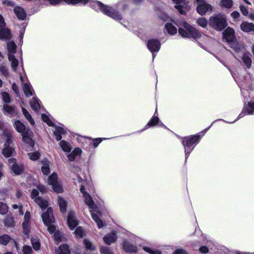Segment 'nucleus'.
Returning <instances> with one entry per match:
<instances>
[{"label": "nucleus", "mask_w": 254, "mask_h": 254, "mask_svg": "<svg viewBox=\"0 0 254 254\" xmlns=\"http://www.w3.org/2000/svg\"><path fill=\"white\" fill-rule=\"evenodd\" d=\"M10 240V237L7 235L0 236V245H6Z\"/></svg>", "instance_id": "45"}, {"label": "nucleus", "mask_w": 254, "mask_h": 254, "mask_svg": "<svg viewBox=\"0 0 254 254\" xmlns=\"http://www.w3.org/2000/svg\"><path fill=\"white\" fill-rule=\"evenodd\" d=\"M12 207L14 209H18L20 214H21V215L23 214V212L22 211V206L21 205H18L17 204H13L12 205Z\"/></svg>", "instance_id": "60"}, {"label": "nucleus", "mask_w": 254, "mask_h": 254, "mask_svg": "<svg viewBox=\"0 0 254 254\" xmlns=\"http://www.w3.org/2000/svg\"><path fill=\"white\" fill-rule=\"evenodd\" d=\"M13 11L18 19L24 20L25 18L26 13L22 7L19 6H15Z\"/></svg>", "instance_id": "20"}, {"label": "nucleus", "mask_w": 254, "mask_h": 254, "mask_svg": "<svg viewBox=\"0 0 254 254\" xmlns=\"http://www.w3.org/2000/svg\"><path fill=\"white\" fill-rule=\"evenodd\" d=\"M147 47L151 52L153 53V59L155 58V55L153 53L158 52L160 48V43L159 41L155 39H151L148 41Z\"/></svg>", "instance_id": "12"}, {"label": "nucleus", "mask_w": 254, "mask_h": 254, "mask_svg": "<svg viewBox=\"0 0 254 254\" xmlns=\"http://www.w3.org/2000/svg\"><path fill=\"white\" fill-rule=\"evenodd\" d=\"M66 131L61 127H56L54 132V134L56 136V139L57 141H60L62 139V134L66 133Z\"/></svg>", "instance_id": "25"}, {"label": "nucleus", "mask_w": 254, "mask_h": 254, "mask_svg": "<svg viewBox=\"0 0 254 254\" xmlns=\"http://www.w3.org/2000/svg\"><path fill=\"white\" fill-rule=\"evenodd\" d=\"M83 243L87 250L90 251L95 250V247L88 240L84 239L83 241Z\"/></svg>", "instance_id": "46"}, {"label": "nucleus", "mask_w": 254, "mask_h": 254, "mask_svg": "<svg viewBox=\"0 0 254 254\" xmlns=\"http://www.w3.org/2000/svg\"><path fill=\"white\" fill-rule=\"evenodd\" d=\"M247 110L249 114H254V102L248 103Z\"/></svg>", "instance_id": "53"}, {"label": "nucleus", "mask_w": 254, "mask_h": 254, "mask_svg": "<svg viewBox=\"0 0 254 254\" xmlns=\"http://www.w3.org/2000/svg\"><path fill=\"white\" fill-rule=\"evenodd\" d=\"M10 34L8 30L6 29H1L0 30V39H8L10 38Z\"/></svg>", "instance_id": "39"}, {"label": "nucleus", "mask_w": 254, "mask_h": 254, "mask_svg": "<svg viewBox=\"0 0 254 254\" xmlns=\"http://www.w3.org/2000/svg\"><path fill=\"white\" fill-rule=\"evenodd\" d=\"M28 156L31 160L35 161L39 159L40 155L38 152L36 151L34 152L28 153Z\"/></svg>", "instance_id": "50"}, {"label": "nucleus", "mask_w": 254, "mask_h": 254, "mask_svg": "<svg viewBox=\"0 0 254 254\" xmlns=\"http://www.w3.org/2000/svg\"><path fill=\"white\" fill-rule=\"evenodd\" d=\"M67 224L71 230H73L77 225V221L75 217L74 213L73 211H70L68 213Z\"/></svg>", "instance_id": "17"}, {"label": "nucleus", "mask_w": 254, "mask_h": 254, "mask_svg": "<svg viewBox=\"0 0 254 254\" xmlns=\"http://www.w3.org/2000/svg\"><path fill=\"white\" fill-rule=\"evenodd\" d=\"M100 252L101 254H114L110 248L106 246L101 247Z\"/></svg>", "instance_id": "49"}, {"label": "nucleus", "mask_w": 254, "mask_h": 254, "mask_svg": "<svg viewBox=\"0 0 254 254\" xmlns=\"http://www.w3.org/2000/svg\"><path fill=\"white\" fill-rule=\"evenodd\" d=\"M23 233L25 235H29L30 232V222L23 221L22 223Z\"/></svg>", "instance_id": "44"}, {"label": "nucleus", "mask_w": 254, "mask_h": 254, "mask_svg": "<svg viewBox=\"0 0 254 254\" xmlns=\"http://www.w3.org/2000/svg\"><path fill=\"white\" fill-rule=\"evenodd\" d=\"M0 72L5 76H6L8 75V72L6 66L3 64L0 65Z\"/></svg>", "instance_id": "56"}, {"label": "nucleus", "mask_w": 254, "mask_h": 254, "mask_svg": "<svg viewBox=\"0 0 254 254\" xmlns=\"http://www.w3.org/2000/svg\"><path fill=\"white\" fill-rule=\"evenodd\" d=\"M175 3V8L181 14H186V12L190 9L188 0H172Z\"/></svg>", "instance_id": "8"}, {"label": "nucleus", "mask_w": 254, "mask_h": 254, "mask_svg": "<svg viewBox=\"0 0 254 254\" xmlns=\"http://www.w3.org/2000/svg\"><path fill=\"white\" fill-rule=\"evenodd\" d=\"M8 60L11 63V66L13 70H15L18 65V62L13 55L8 54Z\"/></svg>", "instance_id": "27"}, {"label": "nucleus", "mask_w": 254, "mask_h": 254, "mask_svg": "<svg viewBox=\"0 0 254 254\" xmlns=\"http://www.w3.org/2000/svg\"><path fill=\"white\" fill-rule=\"evenodd\" d=\"M8 210V207L7 205L2 202H0V214L2 215L5 214Z\"/></svg>", "instance_id": "47"}, {"label": "nucleus", "mask_w": 254, "mask_h": 254, "mask_svg": "<svg viewBox=\"0 0 254 254\" xmlns=\"http://www.w3.org/2000/svg\"><path fill=\"white\" fill-rule=\"evenodd\" d=\"M2 99L5 103H9L11 101L9 94L5 92H2L1 93Z\"/></svg>", "instance_id": "55"}, {"label": "nucleus", "mask_w": 254, "mask_h": 254, "mask_svg": "<svg viewBox=\"0 0 254 254\" xmlns=\"http://www.w3.org/2000/svg\"><path fill=\"white\" fill-rule=\"evenodd\" d=\"M23 104V102H22V103L21 104V107L22 108V111L23 115H24L25 118L29 122L30 124L31 125H33V126L34 125L35 122H34V120L32 118V117H31V115L29 114V113L27 111V110L23 107V106H22Z\"/></svg>", "instance_id": "26"}, {"label": "nucleus", "mask_w": 254, "mask_h": 254, "mask_svg": "<svg viewBox=\"0 0 254 254\" xmlns=\"http://www.w3.org/2000/svg\"><path fill=\"white\" fill-rule=\"evenodd\" d=\"M75 236L77 238H82L85 234V231L81 227H78L74 231Z\"/></svg>", "instance_id": "42"}, {"label": "nucleus", "mask_w": 254, "mask_h": 254, "mask_svg": "<svg viewBox=\"0 0 254 254\" xmlns=\"http://www.w3.org/2000/svg\"><path fill=\"white\" fill-rule=\"evenodd\" d=\"M49 165V162L48 160H46L43 163V166L41 167V171L45 175H48L50 173Z\"/></svg>", "instance_id": "37"}, {"label": "nucleus", "mask_w": 254, "mask_h": 254, "mask_svg": "<svg viewBox=\"0 0 254 254\" xmlns=\"http://www.w3.org/2000/svg\"><path fill=\"white\" fill-rule=\"evenodd\" d=\"M242 60L247 67L250 68L252 64V61L250 58L247 55L245 54L243 56Z\"/></svg>", "instance_id": "48"}, {"label": "nucleus", "mask_w": 254, "mask_h": 254, "mask_svg": "<svg viewBox=\"0 0 254 254\" xmlns=\"http://www.w3.org/2000/svg\"><path fill=\"white\" fill-rule=\"evenodd\" d=\"M11 131L8 130L3 131V139H5V142L3 145L2 153L5 157H9L14 152V149L10 145L12 143Z\"/></svg>", "instance_id": "4"}, {"label": "nucleus", "mask_w": 254, "mask_h": 254, "mask_svg": "<svg viewBox=\"0 0 254 254\" xmlns=\"http://www.w3.org/2000/svg\"><path fill=\"white\" fill-rule=\"evenodd\" d=\"M20 79L23 85V90L25 96L29 97L33 95V90L29 82H26L24 78L20 74Z\"/></svg>", "instance_id": "14"}, {"label": "nucleus", "mask_w": 254, "mask_h": 254, "mask_svg": "<svg viewBox=\"0 0 254 254\" xmlns=\"http://www.w3.org/2000/svg\"><path fill=\"white\" fill-rule=\"evenodd\" d=\"M4 113L7 115L13 116L16 115V111L15 108L12 106H10L7 104L3 106Z\"/></svg>", "instance_id": "23"}, {"label": "nucleus", "mask_w": 254, "mask_h": 254, "mask_svg": "<svg viewBox=\"0 0 254 254\" xmlns=\"http://www.w3.org/2000/svg\"><path fill=\"white\" fill-rule=\"evenodd\" d=\"M196 23L202 28H206L208 25L207 20L204 17H200L197 19Z\"/></svg>", "instance_id": "43"}, {"label": "nucleus", "mask_w": 254, "mask_h": 254, "mask_svg": "<svg viewBox=\"0 0 254 254\" xmlns=\"http://www.w3.org/2000/svg\"><path fill=\"white\" fill-rule=\"evenodd\" d=\"M64 236L59 231H56L54 235V239L57 244L64 241Z\"/></svg>", "instance_id": "38"}, {"label": "nucleus", "mask_w": 254, "mask_h": 254, "mask_svg": "<svg viewBox=\"0 0 254 254\" xmlns=\"http://www.w3.org/2000/svg\"><path fill=\"white\" fill-rule=\"evenodd\" d=\"M48 226V230L49 231V232L50 233L52 234L56 231L55 226L54 225H53L52 224H50L49 226Z\"/></svg>", "instance_id": "61"}, {"label": "nucleus", "mask_w": 254, "mask_h": 254, "mask_svg": "<svg viewBox=\"0 0 254 254\" xmlns=\"http://www.w3.org/2000/svg\"><path fill=\"white\" fill-rule=\"evenodd\" d=\"M30 219V213L29 211H26L25 212L24 218V221H28L29 222Z\"/></svg>", "instance_id": "64"}, {"label": "nucleus", "mask_w": 254, "mask_h": 254, "mask_svg": "<svg viewBox=\"0 0 254 254\" xmlns=\"http://www.w3.org/2000/svg\"><path fill=\"white\" fill-rule=\"evenodd\" d=\"M12 89L15 92V94L17 96H19V92L18 90V87L15 83H13L12 85Z\"/></svg>", "instance_id": "62"}, {"label": "nucleus", "mask_w": 254, "mask_h": 254, "mask_svg": "<svg viewBox=\"0 0 254 254\" xmlns=\"http://www.w3.org/2000/svg\"><path fill=\"white\" fill-rule=\"evenodd\" d=\"M48 184L52 186L53 190L57 193H61L63 191V188L59 182L58 181L57 174L53 173L48 179Z\"/></svg>", "instance_id": "7"}, {"label": "nucleus", "mask_w": 254, "mask_h": 254, "mask_svg": "<svg viewBox=\"0 0 254 254\" xmlns=\"http://www.w3.org/2000/svg\"><path fill=\"white\" fill-rule=\"evenodd\" d=\"M2 3L6 5L7 6H13L14 5V2L10 0H2Z\"/></svg>", "instance_id": "59"}, {"label": "nucleus", "mask_w": 254, "mask_h": 254, "mask_svg": "<svg viewBox=\"0 0 254 254\" xmlns=\"http://www.w3.org/2000/svg\"><path fill=\"white\" fill-rule=\"evenodd\" d=\"M8 165L11 171L16 175L20 174L24 169V166L17 163L14 158L8 159Z\"/></svg>", "instance_id": "9"}, {"label": "nucleus", "mask_w": 254, "mask_h": 254, "mask_svg": "<svg viewBox=\"0 0 254 254\" xmlns=\"http://www.w3.org/2000/svg\"><path fill=\"white\" fill-rule=\"evenodd\" d=\"M14 126L16 130L22 134L25 133L28 128H26L25 125L19 121H16L14 123Z\"/></svg>", "instance_id": "22"}, {"label": "nucleus", "mask_w": 254, "mask_h": 254, "mask_svg": "<svg viewBox=\"0 0 254 254\" xmlns=\"http://www.w3.org/2000/svg\"><path fill=\"white\" fill-rule=\"evenodd\" d=\"M7 49L8 52V55H13L16 51V45L13 42H8L7 43Z\"/></svg>", "instance_id": "32"}, {"label": "nucleus", "mask_w": 254, "mask_h": 254, "mask_svg": "<svg viewBox=\"0 0 254 254\" xmlns=\"http://www.w3.org/2000/svg\"><path fill=\"white\" fill-rule=\"evenodd\" d=\"M59 145L64 152H69L71 150L69 143L64 140H62L59 143Z\"/></svg>", "instance_id": "33"}, {"label": "nucleus", "mask_w": 254, "mask_h": 254, "mask_svg": "<svg viewBox=\"0 0 254 254\" xmlns=\"http://www.w3.org/2000/svg\"><path fill=\"white\" fill-rule=\"evenodd\" d=\"M42 218L44 224L46 226L53 224L55 221V218L53 214V210L49 207L47 211L42 214Z\"/></svg>", "instance_id": "10"}, {"label": "nucleus", "mask_w": 254, "mask_h": 254, "mask_svg": "<svg viewBox=\"0 0 254 254\" xmlns=\"http://www.w3.org/2000/svg\"><path fill=\"white\" fill-rule=\"evenodd\" d=\"M81 150L79 148H75L71 153L68 154L67 157L70 161H73L75 160L76 156L81 155Z\"/></svg>", "instance_id": "24"}, {"label": "nucleus", "mask_w": 254, "mask_h": 254, "mask_svg": "<svg viewBox=\"0 0 254 254\" xmlns=\"http://www.w3.org/2000/svg\"><path fill=\"white\" fill-rule=\"evenodd\" d=\"M194 3L196 6V11L201 15L210 13L212 12L213 7L205 0H194Z\"/></svg>", "instance_id": "6"}, {"label": "nucleus", "mask_w": 254, "mask_h": 254, "mask_svg": "<svg viewBox=\"0 0 254 254\" xmlns=\"http://www.w3.org/2000/svg\"><path fill=\"white\" fill-rule=\"evenodd\" d=\"M229 44L236 52L240 51L243 48V44L239 43L237 40L229 43Z\"/></svg>", "instance_id": "30"}, {"label": "nucleus", "mask_w": 254, "mask_h": 254, "mask_svg": "<svg viewBox=\"0 0 254 254\" xmlns=\"http://www.w3.org/2000/svg\"><path fill=\"white\" fill-rule=\"evenodd\" d=\"M30 106L32 109L35 112H38V110L40 108V105L38 99L36 98H33L30 102Z\"/></svg>", "instance_id": "35"}, {"label": "nucleus", "mask_w": 254, "mask_h": 254, "mask_svg": "<svg viewBox=\"0 0 254 254\" xmlns=\"http://www.w3.org/2000/svg\"><path fill=\"white\" fill-rule=\"evenodd\" d=\"M165 28L170 34L173 35L177 33V28L171 23H167Z\"/></svg>", "instance_id": "40"}, {"label": "nucleus", "mask_w": 254, "mask_h": 254, "mask_svg": "<svg viewBox=\"0 0 254 254\" xmlns=\"http://www.w3.org/2000/svg\"><path fill=\"white\" fill-rule=\"evenodd\" d=\"M31 243L33 249L36 251H38L40 249V243L38 238H31Z\"/></svg>", "instance_id": "41"}, {"label": "nucleus", "mask_w": 254, "mask_h": 254, "mask_svg": "<svg viewBox=\"0 0 254 254\" xmlns=\"http://www.w3.org/2000/svg\"><path fill=\"white\" fill-rule=\"evenodd\" d=\"M240 28L244 32H254V24L253 23L245 21L241 24Z\"/></svg>", "instance_id": "19"}, {"label": "nucleus", "mask_w": 254, "mask_h": 254, "mask_svg": "<svg viewBox=\"0 0 254 254\" xmlns=\"http://www.w3.org/2000/svg\"><path fill=\"white\" fill-rule=\"evenodd\" d=\"M233 5L232 0H221L219 3V6L221 7L230 8Z\"/></svg>", "instance_id": "34"}, {"label": "nucleus", "mask_w": 254, "mask_h": 254, "mask_svg": "<svg viewBox=\"0 0 254 254\" xmlns=\"http://www.w3.org/2000/svg\"><path fill=\"white\" fill-rule=\"evenodd\" d=\"M240 9L241 10V11L242 13L244 15H245V16H248L249 15V11L248 10V8L246 7H245V6L241 4L240 5Z\"/></svg>", "instance_id": "58"}, {"label": "nucleus", "mask_w": 254, "mask_h": 254, "mask_svg": "<svg viewBox=\"0 0 254 254\" xmlns=\"http://www.w3.org/2000/svg\"><path fill=\"white\" fill-rule=\"evenodd\" d=\"M32 134V131L30 129H27L26 132L22 134V141L28 144L30 146L33 147L34 142L31 137Z\"/></svg>", "instance_id": "16"}, {"label": "nucleus", "mask_w": 254, "mask_h": 254, "mask_svg": "<svg viewBox=\"0 0 254 254\" xmlns=\"http://www.w3.org/2000/svg\"><path fill=\"white\" fill-rule=\"evenodd\" d=\"M223 37L228 43L236 40L234 30L230 27H227L223 32Z\"/></svg>", "instance_id": "13"}, {"label": "nucleus", "mask_w": 254, "mask_h": 254, "mask_svg": "<svg viewBox=\"0 0 254 254\" xmlns=\"http://www.w3.org/2000/svg\"><path fill=\"white\" fill-rule=\"evenodd\" d=\"M208 23L211 28L218 31H222L227 26L226 17L221 13L211 15L209 18Z\"/></svg>", "instance_id": "1"}, {"label": "nucleus", "mask_w": 254, "mask_h": 254, "mask_svg": "<svg viewBox=\"0 0 254 254\" xmlns=\"http://www.w3.org/2000/svg\"><path fill=\"white\" fill-rule=\"evenodd\" d=\"M183 26L184 29L179 28L178 30L179 34L183 37L193 38L196 40L201 37V34L186 22H183Z\"/></svg>", "instance_id": "3"}, {"label": "nucleus", "mask_w": 254, "mask_h": 254, "mask_svg": "<svg viewBox=\"0 0 254 254\" xmlns=\"http://www.w3.org/2000/svg\"><path fill=\"white\" fill-rule=\"evenodd\" d=\"M143 250L150 254H161V252L159 250H152L151 248L147 247H144Z\"/></svg>", "instance_id": "52"}, {"label": "nucleus", "mask_w": 254, "mask_h": 254, "mask_svg": "<svg viewBox=\"0 0 254 254\" xmlns=\"http://www.w3.org/2000/svg\"><path fill=\"white\" fill-rule=\"evenodd\" d=\"M56 254H70V251L68 246L64 244L61 245L58 248L55 250Z\"/></svg>", "instance_id": "21"}, {"label": "nucleus", "mask_w": 254, "mask_h": 254, "mask_svg": "<svg viewBox=\"0 0 254 254\" xmlns=\"http://www.w3.org/2000/svg\"><path fill=\"white\" fill-rule=\"evenodd\" d=\"M47 191L45 186L42 185H36V189H33L31 192V197L34 200V201L42 208L44 209L48 207V201L41 197L38 196L39 191L42 194L45 193Z\"/></svg>", "instance_id": "2"}, {"label": "nucleus", "mask_w": 254, "mask_h": 254, "mask_svg": "<svg viewBox=\"0 0 254 254\" xmlns=\"http://www.w3.org/2000/svg\"><path fill=\"white\" fill-rule=\"evenodd\" d=\"M159 118L157 116L153 117L145 126L143 130L148 128L149 127L157 125L159 123Z\"/></svg>", "instance_id": "36"}, {"label": "nucleus", "mask_w": 254, "mask_h": 254, "mask_svg": "<svg viewBox=\"0 0 254 254\" xmlns=\"http://www.w3.org/2000/svg\"><path fill=\"white\" fill-rule=\"evenodd\" d=\"M4 224L6 226L10 227L13 225V220L11 217H7L4 221Z\"/></svg>", "instance_id": "54"}, {"label": "nucleus", "mask_w": 254, "mask_h": 254, "mask_svg": "<svg viewBox=\"0 0 254 254\" xmlns=\"http://www.w3.org/2000/svg\"><path fill=\"white\" fill-rule=\"evenodd\" d=\"M117 239L118 237L116 233L112 232L111 233L106 234L103 238V241L107 245H110L112 243L116 242Z\"/></svg>", "instance_id": "18"}, {"label": "nucleus", "mask_w": 254, "mask_h": 254, "mask_svg": "<svg viewBox=\"0 0 254 254\" xmlns=\"http://www.w3.org/2000/svg\"><path fill=\"white\" fill-rule=\"evenodd\" d=\"M23 254H31L32 250L31 248L28 246H24L23 247Z\"/></svg>", "instance_id": "57"}, {"label": "nucleus", "mask_w": 254, "mask_h": 254, "mask_svg": "<svg viewBox=\"0 0 254 254\" xmlns=\"http://www.w3.org/2000/svg\"><path fill=\"white\" fill-rule=\"evenodd\" d=\"M91 213L92 219L96 223L97 226L99 228H101L103 227V223L100 219V216H101L100 212L97 209V208L92 209V211L89 210Z\"/></svg>", "instance_id": "15"}, {"label": "nucleus", "mask_w": 254, "mask_h": 254, "mask_svg": "<svg viewBox=\"0 0 254 254\" xmlns=\"http://www.w3.org/2000/svg\"><path fill=\"white\" fill-rule=\"evenodd\" d=\"M103 139H105V138H98L96 139L93 140V144L95 147H96L98 144L101 142Z\"/></svg>", "instance_id": "63"}, {"label": "nucleus", "mask_w": 254, "mask_h": 254, "mask_svg": "<svg viewBox=\"0 0 254 254\" xmlns=\"http://www.w3.org/2000/svg\"><path fill=\"white\" fill-rule=\"evenodd\" d=\"M123 249L125 251L129 253L135 252L136 251V247L135 246L131 245L127 242H124Z\"/></svg>", "instance_id": "28"}, {"label": "nucleus", "mask_w": 254, "mask_h": 254, "mask_svg": "<svg viewBox=\"0 0 254 254\" xmlns=\"http://www.w3.org/2000/svg\"><path fill=\"white\" fill-rule=\"evenodd\" d=\"M58 203L60 206V210L63 213H64L66 211V208L67 206V203L66 201L62 198V197L59 196L58 197Z\"/></svg>", "instance_id": "29"}, {"label": "nucleus", "mask_w": 254, "mask_h": 254, "mask_svg": "<svg viewBox=\"0 0 254 254\" xmlns=\"http://www.w3.org/2000/svg\"><path fill=\"white\" fill-rule=\"evenodd\" d=\"M199 139V137L198 135L190 136L183 138L182 143L185 148L186 159L188 158L190 153L193 148V147H191V146Z\"/></svg>", "instance_id": "5"}, {"label": "nucleus", "mask_w": 254, "mask_h": 254, "mask_svg": "<svg viewBox=\"0 0 254 254\" xmlns=\"http://www.w3.org/2000/svg\"><path fill=\"white\" fill-rule=\"evenodd\" d=\"M41 118L42 120L44 122L46 123L49 126H53L54 125L53 122L50 120L49 117L47 115L43 114L41 115Z\"/></svg>", "instance_id": "51"}, {"label": "nucleus", "mask_w": 254, "mask_h": 254, "mask_svg": "<svg viewBox=\"0 0 254 254\" xmlns=\"http://www.w3.org/2000/svg\"><path fill=\"white\" fill-rule=\"evenodd\" d=\"M229 44L236 52L240 51L243 48V44L239 43L237 40L229 43Z\"/></svg>", "instance_id": "31"}, {"label": "nucleus", "mask_w": 254, "mask_h": 254, "mask_svg": "<svg viewBox=\"0 0 254 254\" xmlns=\"http://www.w3.org/2000/svg\"><path fill=\"white\" fill-rule=\"evenodd\" d=\"M80 190L82 193L83 196L84 198V202L88 206L89 210L92 211V209L96 208L97 206L93 201L91 196L88 193L85 191L84 188L83 186H81Z\"/></svg>", "instance_id": "11"}]
</instances>
